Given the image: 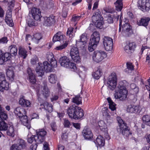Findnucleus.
Instances as JSON below:
<instances>
[{
  "label": "nucleus",
  "mask_w": 150,
  "mask_h": 150,
  "mask_svg": "<svg viewBox=\"0 0 150 150\" xmlns=\"http://www.w3.org/2000/svg\"><path fill=\"white\" fill-rule=\"evenodd\" d=\"M64 36L62 34L61 32H59L54 36L53 41L54 42L56 41H59L62 43L64 41H66L64 40Z\"/></svg>",
  "instance_id": "nucleus-24"
},
{
  "label": "nucleus",
  "mask_w": 150,
  "mask_h": 150,
  "mask_svg": "<svg viewBox=\"0 0 150 150\" xmlns=\"http://www.w3.org/2000/svg\"><path fill=\"white\" fill-rule=\"evenodd\" d=\"M127 111L130 113L137 114L139 112V107L134 105H129L127 107Z\"/></svg>",
  "instance_id": "nucleus-16"
},
{
  "label": "nucleus",
  "mask_w": 150,
  "mask_h": 150,
  "mask_svg": "<svg viewBox=\"0 0 150 150\" xmlns=\"http://www.w3.org/2000/svg\"><path fill=\"white\" fill-rule=\"evenodd\" d=\"M27 51L24 48L19 47L18 53L21 57L23 59H25L27 55Z\"/></svg>",
  "instance_id": "nucleus-33"
},
{
  "label": "nucleus",
  "mask_w": 150,
  "mask_h": 150,
  "mask_svg": "<svg viewBox=\"0 0 150 150\" xmlns=\"http://www.w3.org/2000/svg\"><path fill=\"white\" fill-rule=\"evenodd\" d=\"M107 22L109 23H112L113 22V17L111 15H109L107 17L106 20Z\"/></svg>",
  "instance_id": "nucleus-59"
},
{
  "label": "nucleus",
  "mask_w": 150,
  "mask_h": 150,
  "mask_svg": "<svg viewBox=\"0 0 150 150\" xmlns=\"http://www.w3.org/2000/svg\"><path fill=\"white\" fill-rule=\"evenodd\" d=\"M80 107L74 105L70 106L67 110V114L69 117L71 119H78L82 118L83 116V110H80L79 115H76V110H79Z\"/></svg>",
  "instance_id": "nucleus-2"
},
{
  "label": "nucleus",
  "mask_w": 150,
  "mask_h": 150,
  "mask_svg": "<svg viewBox=\"0 0 150 150\" xmlns=\"http://www.w3.org/2000/svg\"><path fill=\"white\" fill-rule=\"evenodd\" d=\"M123 29L126 32H128L130 30L131 28L130 25L127 23H125L122 27Z\"/></svg>",
  "instance_id": "nucleus-53"
},
{
  "label": "nucleus",
  "mask_w": 150,
  "mask_h": 150,
  "mask_svg": "<svg viewBox=\"0 0 150 150\" xmlns=\"http://www.w3.org/2000/svg\"><path fill=\"white\" fill-rule=\"evenodd\" d=\"M8 41L7 38L4 37L0 39V44L7 43Z\"/></svg>",
  "instance_id": "nucleus-60"
},
{
  "label": "nucleus",
  "mask_w": 150,
  "mask_h": 150,
  "mask_svg": "<svg viewBox=\"0 0 150 150\" xmlns=\"http://www.w3.org/2000/svg\"><path fill=\"white\" fill-rule=\"evenodd\" d=\"M107 56V54L104 51H96L94 52L93 54V59L94 62L99 63L106 57Z\"/></svg>",
  "instance_id": "nucleus-7"
},
{
  "label": "nucleus",
  "mask_w": 150,
  "mask_h": 150,
  "mask_svg": "<svg viewBox=\"0 0 150 150\" xmlns=\"http://www.w3.org/2000/svg\"><path fill=\"white\" fill-rule=\"evenodd\" d=\"M64 125L65 127L69 128L71 125L70 122L67 119L64 120Z\"/></svg>",
  "instance_id": "nucleus-57"
},
{
  "label": "nucleus",
  "mask_w": 150,
  "mask_h": 150,
  "mask_svg": "<svg viewBox=\"0 0 150 150\" xmlns=\"http://www.w3.org/2000/svg\"><path fill=\"white\" fill-rule=\"evenodd\" d=\"M103 44L104 48L107 51H110L112 49L113 41L112 39L108 37H104Z\"/></svg>",
  "instance_id": "nucleus-13"
},
{
  "label": "nucleus",
  "mask_w": 150,
  "mask_h": 150,
  "mask_svg": "<svg viewBox=\"0 0 150 150\" xmlns=\"http://www.w3.org/2000/svg\"><path fill=\"white\" fill-rule=\"evenodd\" d=\"M150 21V18L149 17H145L142 18L139 21V25L146 26L148 25Z\"/></svg>",
  "instance_id": "nucleus-38"
},
{
  "label": "nucleus",
  "mask_w": 150,
  "mask_h": 150,
  "mask_svg": "<svg viewBox=\"0 0 150 150\" xmlns=\"http://www.w3.org/2000/svg\"><path fill=\"white\" fill-rule=\"evenodd\" d=\"M8 116L6 111H4L0 105V118L2 120H6Z\"/></svg>",
  "instance_id": "nucleus-32"
},
{
  "label": "nucleus",
  "mask_w": 150,
  "mask_h": 150,
  "mask_svg": "<svg viewBox=\"0 0 150 150\" xmlns=\"http://www.w3.org/2000/svg\"><path fill=\"white\" fill-rule=\"evenodd\" d=\"M100 40V34L97 31L94 32L91 36L90 41L98 44Z\"/></svg>",
  "instance_id": "nucleus-21"
},
{
  "label": "nucleus",
  "mask_w": 150,
  "mask_h": 150,
  "mask_svg": "<svg viewBox=\"0 0 150 150\" xmlns=\"http://www.w3.org/2000/svg\"><path fill=\"white\" fill-rule=\"evenodd\" d=\"M30 63L33 65H35L37 63H38H38H40L39 62L38 58L36 56H34L31 58Z\"/></svg>",
  "instance_id": "nucleus-51"
},
{
  "label": "nucleus",
  "mask_w": 150,
  "mask_h": 150,
  "mask_svg": "<svg viewBox=\"0 0 150 150\" xmlns=\"http://www.w3.org/2000/svg\"><path fill=\"white\" fill-rule=\"evenodd\" d=\"M27 23L30 27L35 26L36 25V24L35 23V21L30 18H29L27 19Z\"/></svg>",
  "instance_id": "nucleus-52"
},
{
  "label": "nucleus",
  "mask_w": 150,
  "mask_h": 150,
  "mask_svg": "<svg viewBox=\"0 0 150 150\" xmlns=\"http://www.w3.org/2000/svg\"><path fill=\"white\" fill-rule=\"evenodd\" d=\"M94 23L96 27L98 28L101 29L103 27V20L102 21H99Z\"/></svg>",
  "instance_id": "nucleus-55"
},
{
  "label": "nucleus",
  "mask_w": 150,
  "mask_h": 150,
  "mask_svg": "<svg viewBox=\"0 0 150 150\" xmlns=\"http://www.w3.org/2000/svg\"><path fill=\"white\" fill-rule=\"evenodd\" d=\"M11 11L8 10L6 14L5 21L7 24L9 26L12 27L13 25V21L11 18Z\"/></svg>",
  "instance_id": "nucleus-25"
},
{
  "label": "nucleus",
  "mask_w": 150,
  "mask_h": 150,
  "mask_svg": "<svg viewBox=\"0 0 150 150\" xmlns=\"http://www.w3.org/2000/svg\"><path fill=\"white\" fill-rule=\"evenodd\" d=\"M136 47V45L134 42H130L125 46L124 50L127 53L130 54L134 51Z\"/></svg>",
  "instance_id": "nucleus-20"
},
{
  "label": "nucleus",
  "mask_w": 150,
  "mask_h": 150,
  "mask_svg": "<svg viewBox=\"0 0 150 150\" xmlns=\"http://www.w3.org/2000/svg\"><path fill=\"white\" fill-rule=\"evenodd\" d=\"M97 45L98 44L90 41L88 48L89 51L91 52L93 51L96 47Z\"/></svg>",
  "instance_id": "nucleus-50"
},
{
  "label": "nucleus",
  "mask_w": 150,
  "mask_h": 150,
  "mask_svg": "<svg viewBox=\"0 0 150 150\" xmlns=\"http://www.w3.org/2000/svg\"><path fill=\"white\" fill-rule=\"evenodd\" d=\"M14 0H4L2 2L7 4L8 7L9 8H12L14 6Z\"/></svg>",
  "instance_id": "nucleus-45"
},
{
  "label": "nucleus",
  "mask_w": 150,
  "mask_h": 150,
  "mask_svg": "<svg viewBox=\"0 0 150 150\" xmlns=\"http://www.w3.org/2000/svg\"><path fill=\"white\" fill-rule=\"evenodd\" d=\"M3 56L5 62L9 60L11 58V54L8 52H6L4 54H3Z\"/></svg>",
  "instance_id": "nucleus-54"
},
{
  "label": "nucleus",
  "mask_w": 150,
  "mask_h": 150,
  "mask_svg": "<svg viewBox=\"0 0 150 150\" xmlns=\"http://www.w3.org/2000/svg\"><path fill=\"white\" fill-rule=\"evenodd\" d=\"M55 16H50L48 17H44L43 24L47 26H49L52 25L55 22Z\"/></svg>",
  "instance_id": "nucleus-17"
},
{
  "label": "nucleus",
  "mask_w": 150,
  "mask_h": 150,
  "mask_svg": "<svg viewBox=\"0 0 150 150\" xmlns=\"http://www.w3.org/2000/svg\"><path fill=\"white\" fill-rule=\"evenodd\" d=\"M95 143L98 147L103 146L105 144V141L104 138L101 136H98L95 141Z\"/></svg>",
  "instance_id": "nucleus-28"
},
{
  "label": "nucleus",
  "mask_w": 150,
  "mask_h": 150,
  "mask_svg": "<svg viewBox=\"0 0 150 150\" xmlns=\"http://www.w3.org/2000/svg\"><path fill=\"white\" fill-rule=\"evenodd\" d=\"M102 112L103 116H107L108 115V109L107 108H104L103 109Z\"/></svg>",
  "instance_id": "nucleus-62"
},
{
  "label": "nucleus",
  "mask_w": 150,
  "mask_h": 150,
  "mask_svg": "<svg viewBox=\"0 0 150 150\" xmlns=\"http://www.w3.org/2000/svg\"><path fill=\"white\" fill-rule=\"evenodd\" d=\"M18 146L16 144H13L11 147V150H21Z\"/></svg>",
  "instance_id": "nucleus-63"
},
{
  "label": "nucleus",
  "mask_w": 150,
  "mask_h": 150,
  "mask_svg": "<svg viewBox=\"0 0 150 150\" xmlns=\"http://www.w3.org/2000/svg\"><path fill=\"white\" fill-rule=\"evenodd\" d=\"M47 58L48 61L50 63L51 68H55L57 67V61L54 58V56L52 53H51L48 54Z\"/></svg>",
  "instance_id": "nucleus-23"
},
{
  "label": "nucleus",
  "mask_w": 150,
  "mask_h": 150,
  "mask_svg": "<svg viewBox=\"0 0 150 150\" xmlns=\"http://www.w3.org/2000/svg\"><path fill=\"white\" fill-rule=\"evenodd\" d=\"M117 120L120 127V132L123 135L128 136L130 134V128L120 117H117Z\"/></svg>",
  "instance_id": "nucleus-5"
},
{
  "label": "nucleus",
  "mask_w": 150,
  "mask_h": 150,
  "mask_svg": "<svg viewBox=\"0 0 150 150\" xmlns=\"http://www.w3.org/2000/svg\"><path fill=\"white\" fill-rule=\"evenodd\" d=\"M122 1V0H117L115 3L116 9L118 11H120L122 9L123 7Z\"/></svg>",
  "instance_id": "nucleus-35"
},
{
  "label": "nucleus",
  "mask_w": 150,
  "mask_h": 150,
  "mask_svg": "<svg viewBox=\"0 0 150 150\" xmlns=\"http://www.w3.org/2000/svg\"><path fill=\"white\" fill-rule=\"evenodd\" d=\"M19 103L22 106L25 108L30 107L31 103L29 100L25 99L23 96L20 98Z\"/></svg>",
  "instance_id": "nucleus-26"
},
{
  "label": "nucleus",
  "mask_w": 150,
  "mask_h": 150,
  "mask_svg": "<svg viewBox=\"0 0 150 150\" xmlns=\"http://www.w3.org/2000/svg\"><path fill=\"white\" fill-rule=\"evenodd\" d=\"M48 80L50 83L54 84L56 83L57 81V77L55 75L51 74L48 77Z\"/></svg>",
  "instance_id": "nucleus-46"
},
{
  "label": "nucleus",
  "mask_w": 150,
  "mask_h": 150,
  "mask_svg": "<svg viewBox=\"0 0 150 150\" xmlns=\"http://www.w3.org/2000/svg\"><path fill=\"white\" fill-rule=\"evenodd\" d=\"M128 83L126 81H124L120 83L115 90L114 97L115 99H118L120 101H124L126 99L128 91L126 86Z\"/></svg>",
  "instance_id": "nucleus-1"
},
{
  "label": "nucleus",
  "mask_w": 150,
  "mask_h": 150,
  "mask_svg": "<svg viewBox=\"0 0 150 150\" xmlns=\"http://www.w3.org/2000/svg\"><path fill=\"white\" fill-rule=\"evenodd\" d=\"M49 91L48 89L47 84L46 83H43L42 84L40 85L37 91V94L38 97V100L41 101V95H43L45 97H47L49 95Z\"/></svg>",
  "instance_id": "nucleus-6"
},
{
  "label": "nucleus",
  "mask_w": 150,
  "mask_h": 150,
  "mask_svg": "<svg viewBox=\"0 0 150 150\" xmlns=\"http://www.w3.org/2000/svg\"><path fill=\"white\" fill-rule=\"evenodd\" d=\"M82 134L86 139H89L93 137V134L91 130L87 127L84 128L82 131Z\"/></svg>",
  "instance_id": "nucleus-19"
},
{
  "label": "nucleus",
  "mask_w": 150,
  "mask_h": 150,
  "mask_svg": "<svg viewBox=\"0 0 150 150\" xmlns=\"http://www.w3.org/2000/svg\"><path fill=\"white\" fill-rule=\"evenodd\" d=\"M6 74L8 79L11 82H13L14 79L15 75L12 69L10 68L8 69Z\"/></svg>",
  "instance_id": "nucleus-27"
},
{
  "label": "nucleus",
  "mask_w": 150,
  "mask_h": 150,
  "mask_svg": "<svg viewBox=\"0 0 150 150\" xmlns=\"http://www.w3.org/2000/svg\"><path fill=\"white\" fill-rule=\"evenodd\" d=\"M98 125L100 129L104 132L105 137L108 139H109L110 137L108 134V129L106 124L104 122L103 120L99 121L98 122Z\"/></svg>",
  "instance_id": "nucleus-15"
},
{
  "label": "nucleus",
  "mask_w": 150,
  "mask_h": 150,
  "mask_svg": "<svg viewBox=\"0 0 150 150\" xmlns=\"http://www.w3.org/2000/svg\"><path fill=\"white\" fill-rule=\"evenodd\" d=\"M101 72L100 69H98L92 74V76L94 79H98L101 76Z\"/></svg>",
  "instance_id": "nucleus-48"
},
{
  "label": "nucleus",
  "mask_w": 150,
  "mask_h": 150,
  "mask_svg": "<svg viewBox=\"0 0 150 150\" xmlns=\"http://www.w3.org/2000/svg\"><path fill=\"white\" fill-rule=\"evenodd\" d=\"M43 65V66L41 63H38L36 67L35 71L39 76H42L44 74L45 71L47 72L52 71L51 66L47 61L44 62Z\"/></svg>",
  "instance_id": "nucleus-3"
},
{
  "label": "nucleus",
  "mask_w": 150,
  "mask_h": 150,
  "mask_svg": "<svg viewBox=\"0 0 150 150\" xmlns=\"http://www.w3.org/2000/svg\"><path fill=\"white\" fill-rule=\"evenodd\" d=\"M59 62L62 66L67 68H70L72 71H75L76 69L75 63L71 62L69 58L66 56L61 57Z\"/></svg>",
  "instance_id": "nucleus-4"
},
{
  "label": "nucleus",
  "mask_w": 150,
  "mask_h": 150,
  "mask_svg": "<svg viewBox=\"0 0 150 150\" xmlns=\"http://www.w3.org/2000/svg\"><path fill=\"white\" fill-rule=\"evenodd\" d=\"M8 50L11 54L16 56L17 52V49L16 46L15 45H12L8 47Z\"/></svg>",
  "instance_id": "nucleus-36"
},
{
  "label": "nucleus",
  "mask_w": 150,
  "mask_h": 150,
  "mask_svg": "<svg viewBox=\"0 0 150 150\" xmlns=\"http://www.w3.org/2000/svg\"><path fill=\"white\" fill-rule=\"evenodd\" d=\"M28 79L30 83L33 84H35L36 82L35 76L34 74L33 71L30 68H28Z\"/></svg>",
  "instance_id": "nucleus-22"
},
{
  "label": "nucleus",
  "mask_w": 150,
  "mask_h": 150,
  "mask_svg": "<svg viewBox=\"0 0 150 150\" xmlns=\"http://www.w3.org/2000/svg\"><path fill=\"white\" fill-rule=\"evenodd\" d=\"M63 43L59 45L56 46L54 48V50L58 51H61L65 49L68 44V42L67 41H64L62 42Z\"/></svg>",
  "instance_id": "nucleus-31"
},
{
  "label": "nucleus",
  "mask_w": 150,
  "mask_h": 150,
  "mask_svg": "<svg viewBox=\"0 0 150 150\" xmlns=\"http://www.w3.org/2000/svg\"><path fill=\"white\" fill-rule=\"evenodd\" d=\"M107 100L109 103V108L112 111H114L116 109V104L111 100V98L108 97L107 98Z\"/></svg>",
  "instance_id": "nucleus-41"
},
{
  "label": "nucleus",
  "mask_w": 150,
  "mask_h": 150,
  "mask_svg": "<svg viewBox=\"0 0 150 150\" xmlns=\"http://www.w3.org/2000/svg\"><path fill=\"white\" fill-rule=\"evenodd\" d=\"M70 53L71 59L76 62H79L81 58L78 48L75 47H73L71 49Z\"/></svg>",
  "instance_id": "nucleus-10"
},
{
  "label": "nucleus",
  "mask_w": 150,
  "mask_h": 150,
  "mask_svg": "<svg viewBox=\"0 0 150 150\" xmlns=\"http://www.w3.org/2000/svg\"><path fill=\"white\" fill-rule=\"evenodd\" d=\"M117 77L115 73H112L109 76L107 81L108 87L112 90H113L117 85Z\"/></svg>",
  "instance_id": "nucleus-8"
},
{
  "label": "nucleus",
  "mask_w": 150,
  "mask_h": 150,
  "mask_svg": "<svg viewBox=\"0 0 150 150\" xmlns=\"http://www.w3.org/2000/svg\"><path fill=\"white\" fill-rule=\"evenodd\" d=\"M35 135H32L30 137H28L27 139L28 142L30 143H32L34 140H35Z\"/></svg>",
  "instance_id": "nucleus-61"
},
{
  "label": "nucleus",
  "mask_w": 150,
  "mask_h": 150,
  "mask_svg": "<svg viewBox=\"0 0 150 150\" xmlns=\"http://www.w3.org/2000/svg\"><path fill=\"white\" fill-rule=\"evenodd\" d=\"M37 147V145L36 144H32L30 146L29 150H36Z\"/></svg>",
  "instance_id": "nucleus-64"
},
{
  "label": "nucleus",
  "mask_w": 150,
  "mask_h": 150,
  "mask_svg": "<svg viewBox=\"0 0 150 150\" xmlns=\"http://www.w3.org/2000/svg\"><path fill=\"white\" fill-rule=\"evenodd\" d=\"M22 124L24 126L26 127L28 129H30L31 127V126L30 122L28 120V117L26 115L19 118Z\"/></svg>",
  "instance_id": "nucleus-30"
},
{
  "label": "nucleus",
  "mask_w": 150,
  "mask_h": 150,
  "mask_svg": "<svg viewBox=\"0 0 150 150\" xmlns=\"http://www.w3.org/2000/svg\"><path fill=\"white\" fill-rule=\"evenodd\" d=\"M14 112L19 118L26 115V111L25 110L20 107L16 108L14 110Z\"/></svg>",
  "instance_id": "nucleus-18"
},
{
  "label": "nucleus",
  "mask_w": 150,
  "mask_h": 150,
  "mask_svg": "<svg viewBox=\"0 0 150 150\" xmlns=\"http://www.w3.org/2000/svg\"><path fill=\"white\" fill-rule=\"evenodd\" d=\"M5 62L4 59V57L3 56L2 51L0 50V64L2 65Z\"/></svg>",
  "instance_id": "nucleus-58"
},
{
  "label": "nucleus",
  "mask_w": 150,
  "mask_h": 150,
  "mask_svg": "<svg viewBox=\"0 0 150 150\" xmlns=\"http://www.w3.org/2000/svg\"><path fill=\"white\" fill-rule=\"evenodd\" d=\"M88 40L87 34L85 33H84L81 36L80 38V41L81 42L83 43V44L86 43Z\"/></svg>",
  "instance_id": "nucleus-49"
},
{
  "label": "nucleus",
  "mask_w": 150,
  "mask_h": 150,
  "mask_svg": "<svg viewBox=\"0 0 150 150\" xmlns=\"http://www.w3.org/2000/svg\"><path fill=\"white\" fill-rule=\"evenodd\" d=\"M15 130L13 126H10L7 131L8 135L13 137L15 134Z\"/></svg>",
  "instance_id": "nucleus-39"
},
{
  "label": "nucleus",
  "mask_w": 150,
  "mask_h": 150,
  "mask_svg": "<svg viewBox=\"0 0 150 150\" xmlns=\"http://www.w3.org/2000/svg\"><path fill=\"white\" fill-rule=\"evenodd\" d=\"M42 105H43L45 109L49 112H51L53 111V106L51 104L45 102Z\"/></svg>",
  "instance_id": "nucleus-37"
},
{
  "label": "nucleus",
  "mask_w": 150,
  "mask_h": 150,
  "mask_svg": "<svg viewBox=\"0 0 150 150\" xmlns=\"http://www.w3.org/2000/svg\"><path fill=\"white\" fill-rule=\"evenodd\" d=\"M72 101L77 105L81 104V98L79 96H76L72 99Z\"/></svg>",
  "instance_id": "nucleus-44"
},
{
  "label": "nucleus",
  "mask_w": 150,
  "mask_h": 150,
  "mask_svg": "<svg viewBox=\"0 0 150 150\" xmlns=\"http://www.w3.org/2000/svg\"><path fill=\"white\" fill-rule=\"evenodd\" d=\"M127 69L131 71H132L134 69V66L130 62H127Z\"/></svg>",
  "instance_id": "nucleus-56"
},
{
  "label": "nucleus",
  "mask_w": 150,
  "mask_h": 150,
  "mask_svg": "<svg viewBox=\"0 0 150 150\" xmlns=\"http://www.w3.org/2000/svg\"><path fill=\"white\" fill-rule=\"evenodd\" d=\"M73 30L74 28L72 27H70L68 29L67 34L70 38H72L75 35V33L76 32V31H75Z\"/></svg>",
  "instance_id": "nucleus-43"
},
{
  "label": "nucleus",
  "mask_w": 150,
  "mask_h": 150,
  "mask_svg": "<svg viewBox=\"0 0 150 150\" xmlns=\"http://www.w3.org/2000/svg\"><path fill=\"white\" fill-rule=\"evenodd\" d=\"M103 18L100 15V12H97L94 13L92 16V20L93 23H96L97 21L103 20Z\"/></svg>",
  "instance_id": "nucleus-29"
},
{
  "label": "nucleus",
  "mask_w": 150,
  "mask_h": 150,
  "mask_svg": "<svg viewBox=\"0 0 150 150\" xmlns=\"http://www.w3.org/2000/svg\"><path fill=\"white\" fill-rule=\"evenodd\" d=\"M8 127V124L4 121L2 120L0 121V131L6 130Z\"/></svg>",
  "instance_id": "nucleus-47"
},
{
  "label": "nucleus",
  "mask_w": 150,
  "mask_h": 150,
  "mask_svg": "<svg viewBox=\"0 0 150 150\" xmlns=\"http://www.w3.org/2000/svg\"><path fill=\"white\" fill-rule=\"evenodd\" d=\"M138 6L144 12L147 11L150 9V0H139Z\"/></svg>",
  "instance_id": "nucleus-12"
},
{
  "label": "nucleus",
  "mask_w": 150,
  "mask_h": 150,
  "mask_svg": "<svg viewBox=\"0 0 150 150\" xmlns=\"http://www.w3.org/2000/svg\"><path fill=\"white\" fill-rule=\"evenodd\" d=\"M47 132L43 129L37 130L36 135H35V141L37 144H41L44 141Z\"/></svg>",
  "instance_id": "nucleus-9"
},
{
  "label": "nucleus",
  "mask_w": 150,
  "mask_h": 150,
  "mask_svg": "<svg viewBox=\"0 0 150 150\" xmlns=\"http://www.w3.org/2000/svg\"><path fill=\"white\" fill-rule=\"evenodd\" d=\"M31 13L33 18L36 21H40L42 17L41 11L39 8L33 7L31 10Z\"/></svg>",
  "instance_id": "nucleus-14"
},
{
  "label": "nucleus",
  "mask_w": 150,
  "mask_h": 150,
  "mask_svg": "<svg viewBox=\"0 0 150 150\" xmlns=\"http://www.w3.org/2000/svg\"><path fill=\"white\" fill-rule=\"evenodd\" d=\"M18 146V148L20 147L22 149H25L26 148V143L24 140L22 139H19L17 141V144H16Z\"/></svg>",
  "instance_id": "nucleus-40"
},
{
  "label": "nucleus",
  "mask_w": 150,
  "mask_h": 150,
  "mask_svg": "<svg viewBox=\"0 0 150 150\" xmlns=\"http://www.w3.org/2000/svg\"><path fill=\"white\" fill-rule=\"evenodd\" d=\"M42 38V36L41 34L37 33L34 35L33 37L32 38V40L34 42L38 44Z\"/></svg>",
  "instance_id": "nucleus-34"
},
{
  "label": "nucleus",
  "mask_w": 150,
  "mask_h": 150,
  "mask_svg": "<svg viewBox=\"0 0 150 150\" xmlns=\"http://www.w3.org/2000/svg\"><path fill=\"white\" fill-rule=\"evenodd\" d=\"M142 120L145 124L150 126V116L148 115H144L142 117Z\"/></svg>",
  "instance_id": "nucleus-42"
},
{
  "label": "nucleus",
  "mask_w": 150,
  "mask_h": 150,
  "mask_svg": "<svg viewBox=\"0 0 150 150\" xmlns=\"http://www.w3.org/2000/svg\"><path fill=\"white\" fill-rule=\"evenodd\" d=\"M9 88V84L6 82L5 74L0 73V91L3 92L4 90H7Z\"/></svg>",
  "instance_id": "nucleus-11"
}]
</instances>
